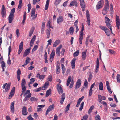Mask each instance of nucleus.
<instances>
[{
	"mask_svg": "<svg viewBox=\"0 0 120 120\" xmlns=\"http://www.w3.org/2000/svg\"><path fill=\"white\" fill-rule=\"evenodd\" d=\"M82 28L80 32L79 39V43L82 44L83 36V31L84 30V25L83 23L82 24Z\"/></svg>",
	"mask_w": 120,
	"mask_h": 120,
	"instance_id": "obj_1",
	"label": "nucleus"
},
{
	"mask_svg": "<svg viewBox=\"0 0 120 120\" xmlns=\"http://www.w3.org/2000/svg\"><path fill=\"white\" fill-rule=\"evenodd\" d=\"M105 22L106 23V26L109 28L111 27V26L110 24V19L107 17H105Z\"/></svg>",
	"mask_w": 120,
	"mask_h": 120,
	"instance_id": "obj_2",
	"label": "nucleus"
},
{
	"mask_svg": "<svg viewBox=\"0 0 120 120\" xmlns=\"http://www.w3.org/2000/svg\"><path fill=\"white\" fill-rule=\"evenodd\" d=\"M104 4V1L103 0H100L97 3L96 6V9L98 10L102 8Z\"/></svg>",
	"mask_w": 120,
	"mask_h": 120,
	"instance_id": "obj_3",
	"label": "nucleus"
},
{
	"mask_svg": "<svg viewBox=\"0 0 120 120\" xmlns=\"http://www.w3.org/2000/svg\"><path fill=\"white\" fill-rule=\"evenodd\" d=\"M57 89L59 94H61L63 92V89L61 87V84H58L57 85Z\"/></svg>",
	"mask_w": 120,
	"mask_h": 120,
	"instance_id": "obj_4",
	"label": "nucleus"
},
{
	"mask_svg": "<svg viewBox=\"0 0 120 120\" xmlns=\"http://www.w3.org/2000/svg\"><path fill=\"white\" fill-rule=\"evenodd\" d=\"M1 14L3 17L4 18L6 17V10L4 5H2Z\"/></svg>",
	"mask_w": 120,
	"mask_h": 120,
	"instance_id": "obj_5",
	"label": "nucleus"
},
{
	"mask_svg": "<svg viewBox=\"0 0 120 120\" xmlns=\"http://www.w3.org/2000/svg\"><path fill=\"white\" fill-rule=\"evenodd\" d=\"M81 81L80 79H78L76 83L75 89H76L79 88L81 86Z\"/></svg>",
	"mask_w": 120,
	"mask_h": 120,
	"instance_id": "obj_6",
	"label": "nucleus"
},
{
	"mask_svg": "<svg viewBox=\"0 0 120 120\" xmlns=\"http://www.w3.org/2000/svg\"><path fill=\"white\" fill-rule=\"evenodd\" d=\"M54 105L53 104H52L49 106L48 108V109L46 110L45 114L46 115H47L48 114V112L52 110L54 108Z\"/></svg>",
	"mask_w": 120,
	"mask_h": 120,
	"instance_id": "obj_7",
	"label": "nucleus"
},
{
	"mask_svg": "<svg viewBox=\"0 0 120 120\" xmlns=\"http://www.w3.org/2000/svg\"><path fill=\"white\" fill-rule=\"evenodd\" d=\"M116 27L118 29H119L120 25V20L119 17L117 15H116Z\"/></svg>",
	"mask_w": 120,
	"mask_h": 120,
	"instance_id": "obj_8",
	"label": "nucleus"
},
{
	"mask_svg": "<svg viewBox=\"0 0 120 120\" xmlns=\"http://www.w3.org/2000/svg\"><path fill=\"white\" fill-rule=\"evenodd\" d=\"M86 17L87 21V25L88 26H89L90 23V17L89 12L88 10H87L86 11Z\"/></svg>",
	"mask_w": 120,
	"mask_h": 120,
	"instance_id": "obj_9",
	"label": "nucleus"
},
{
	"mask_svg": "<svg viewBox=\"0 0 120 120\" xmlns=\"http://www.w3.org/2000/svg\"><path fill=\"white\" fill-rule=\"evenodd\" d=\"M80 5L82 8V11H85V4L84 0H80Z\"/></svg>",
	"mask_w": 120,
	"mask_h": 120,
	"instance_id": "obj_10",
	"label": "nucleus"
},
{
	"mask_svg": "<svg viewBox=\"0 0 120 120\" xmlns=\"http://www.w3.org/2000/svg\"><path fill=\"white\" fill-rule=\"evenodd\" d=\"M109 9V7L104 6L103 9L102 11V14L104 15L106 14Z\"/></svg>",
	"mask_w": 120,
	"mask_h": 120,
	"instance_id": "obj_11",
	"label": "nucleus"
},
{
	"mask_svg": "<svg viewBox=\"0 0 120 120\" xmlns=\"http://www.w3.org/2000/svg\"><path fill=\"white\" fill-rule=\"evenodd\" d=\"M22 114L24 116H26L28 114V112L27 111V109L25 106H23L22 108Z\"/></svg>",
	"mask_w": 120,
	"mask_h": 120,
	"instance_id": "obj_12",
	"label": "nucleus"
},
{
	"mask_svg": "<svg viewBox=\"0 0 120 120\" xmlns=\"http://www.w3.org/2000/svg\"><path fill=\"white\" fill-rule=\"evenodd\" d=\"M76 59V58H74L71 61V66L73 69H74L75 68V63Z\"/></svg>",
	"mask_w": 120,
	"mask_h": 120,
	"instance_id": "obj_13",
	"label": "nucleus"
},
{
	"mask_svg": "<svg viewBox=\"0 0 120 120\" xmlns=\"http://www.w3.org/2000/svg\"><path fill=\"white\" fill-rule=\"evenodd\" d=\"M64 19L63 17L61 16H60L57 19V23L59 24H61V22L63 21Z\"/></svg>",
	"mask_w": 120,
	"mask_h": 120,
	"instance_id": "obj_14",
	"label": "nucleus"
},
{
	"mask_svg": "<svg viewBox=\"0 0 120 120\" xmlns=\"http://www.w3.org/2000/svg\"><path fill=\"white\" fill-rule=\"evenodd\" d=\"M36 38V36L35 35H34L31 39L30 44V46L32 47L33 46L34 43L35 39Z\"/></svg>",
	"mask_w": 120,
	"mask_h": 120,
	"instance_id": "obj_15",
	"label": "nucleus"
},
{
	"mask_svg": "<svg viewBox=\"0 0 120 120\" xmlns=\"http://www.w3.org/2000/svg\"><path fill=\"white\" fill-rule=\"evenodd\" d=\"M61 98L60 101V103L61 104H62L64 100L65 97V94L64 93H62L61 96Z\"/></svg>",
	"mask_w": 120,
	"mask_h": 120,
	"instance_id": "obj_16",
	"label": "nucleus"
},
{
	"mask_svg": "<svg viewBox=\"0 0 120 120\" xmlns=\"http://www.w3.org/2000/svg\"><path fill=\"white\" fill-rule=\"evenodd\" d=\"M99 59L98 58L97 59L96 61V69L95 70V72L97 73L98 72V70L99 69Z\"/></svg>",
	"mask_w": 120,
	"mask_h": 120,
	"instance_id": "obj_17",
	"label": "nucleus"
},
{
	"mask_svg": "<svg viewBox=\"0 0 120 120\" xmlns=\"http://www.w3.org/2000/svg\"><path fill=\"white\" fill-rule=\"evenodd\" d=\"M23 42H21L20 43L18 50V52H21L22 51L23 48Z\"/></svg>",
	"mask_w": 120,
	"mask_h": 120,
	"instance_id": "obj_18",
	"label": "nucleus"
},
{
	"mask_svg": "<svg viewBox=\"0 0 120 120\" xmlns=\"http://www.w3.org/2000/svg\"><path fill=\"white\" fill-rule=\"evenodd\" d=\"M45 75H40L39 73L38 74L36 75V77L40 79L43 80L45 77Z\"/></svg>",
	"mask_w": 120,
	"mask_h": 120,
	"instance_id": "obj_19",
	"label": "nucleus"
},
{
	"mask_svg": "<svg viewBox=\"0 0 120 120\" xmlns=\"http://www.w3.org/2000/svg\"><path fill=\"white\" fill-rule=\"evenodd\" d=\"M77 2L76 1L74 0L71 1L70 3V6H74L75 7L77 6Z\"/></svg>",
	"mask_w": 120,
	"mask_h": 120,
	"instance_id": "obj_20",
	"label": "nucleus"
},
{
	"mask_svg": "<svg viewBox=\"0 0 120 120\" xmlns=\"http://www.w3.org/2000/svg\"><path fill=\"white\" fill-rule=\"evenodd\" d=\"M30 59L28 57L27 58L25 61V63L24 64L22 65V66L23 67L26 66L30 62Z\"/></svg>",
	"mask_w": 120,
	"mask_h": 120,
	"instance_id": "obj_21",
	"label": "nucleus"
},
{
	"mask_svg": "<svg viewBox=\"0 0 120 120\" xmlns=\"http://www.w3.org/2000/svg\"><path fill=\"white\" fill-rule=\"evenodd\" d=\"M14 15H9L8 17L9 23H11L12 22L13 19Z\"/></svg>",
	"mask_w": 120,
	"mask_h": 120,
	"instance_id": "obj_22",
	"label": "nucleus"
},
{
	"mask_svg": "<svg viewBox=\"0 0 120 120\" xmlns=\"http://www.w3.org/2000/svg\"><path fill=\"white\" fill-rule=\"evenodd\" d=\"M60 65L59 63H58L56 65V72L57 74H58L60 73Z\"/></svg>",
	"mask_w": 120,
	"mask_h": 120,
	"instance_id": "obj_23",
	"label": "nucleus"
},
{
	"mask_svg": "<svg viewBox=\"0 0 120 120\" xmlns=\"http://www.w3.org/2000/svg\"><path fill=\"white\" fill-rule=\"evenodd\" d=\"M10 84L8 83L4 91V92L6 93V92H8L10 89Z\"/></svg>",
	"mask_w": 120,
	"mask_h": 120,
	"instance_id": "obj_24",
	"label": "nucleus"
},
{
	"mask_svg": "<svg viewBox=\"0 0 120 120\" xmlns=\"http://www.w3.org/2000/svg\"><path fill=\"white\" fill-rule=\"evenodd\" d=\"M10 109L11 112L13 113L14 111V104L13 102H12L10 105Z\"/></svg>",
	"mask_w": 120,
	"mask_h": 120,
	"instance_id": "obj_25",
	"label": "nucleus"
},
{
	"mask_svg": "<svg viewBox=\"0 0 120 120\" xmlns=\"http://www.w3.org/2000/svg\"><path fill=\"white\" fill-rule=\"evenodd\" d=\"M60 41L59 40H57L55 41L53 45L54 47H56L60 43Z\"/></svg>",
	"mask_w": 120,
	"mask_h": 120,
	"instance_id": "obj_26",
	"label": "nucleus"
},
{
	"mask_svg": "<svg viewBox=\"0 0 120 120\" xmlns=\"http://www.w3.org/2000/svg\"><path fill=\"white\" fill-rule=\"evenodd\" d=\"M31 95L32 94L31 93H30L29 94L27 95L24 98V101H26L28 100L31 97Z\"/></svg>",
	"mask_w": 120,
	"mask_h": 120,
	"instance_id": "obj_27",
	"label": "nucleus"
},
{
	"mask_svg": "<svg viewBox=\"0 0 120 120\" xmlns=\"http://www.w3.org/2000/svg\"><path fill=\"white\" fill-rule=\"evenodd\" d=\"M55 53H51L50 55V61L51 62L53 59V58L55 56Z\"/></svg>",
	"mask_w": 120,
	"mask_h": 120,
	"instance_id": "obj_28",
	"label": "nucleus"
},
{
	"mask_svg": "<svg viewBox=\"0 0 120 120\" xmlns=\"http://www.w3.org/2000/svg\"><path fill=\"white\" fill-rule=\"evenodd\" d=\"M99 88L100 90H103V84L101 82H99Z\"/></svg>",
	"mask_w": 120,
	"mask_h": 120,
	"instance_id": "obj_29",
	"label": "nucleus"
},
{
	"mask_svg": "<svg viewBox=\"0 0 120 120\" xmlns=\"http://www.w3.org/2000/svg\"><path fill=\"white\" fill-rule=\"evenodd\" d=\"M49 0H47L46 2V4L45 5V10H47L48 9L49 7Z\"/></svg>",
	"mask_w": 120,
	"mask_h": 120,
	"instance_id": "obj_30",
	"label": "nucleus"
},
{
	"mask_svg": "<svg viewBox=\"0 0 120 120\" xmlns=\"http://www.w3.org/2000/svg\"><path fill=\"white\" fill-rule=\"evenodd\" d=\"M104 31L106 35L108 36H109L110 35L111 33L109 30L107 28H106V30Z\"/></svg>",
	"mask_w": 120,
	"mask_h": 120,
	"instance_id": "obj_31",
	"label": "nucleus"
},
{
	"mask_svg": "<svg viewBox=\"0 0 120 120\" xmlns=\"http://www.w3.org/2000/svg\"><path fill=\"white\" fill-rule=\"evenodd\" d=\"M62 45H60L56 49V52H59L60 50L62 48Z\"/></svg>",
	"mask_w": 120,
	"mask_h": 120,
	"instance_id": "obj_32",
	"label": "nucleus"
},
{
	"mask_svg": "<svg viewBox=\"0 0 120 120\" xmlns=\"http://www.w3.org/2000/svg\"><path fill=\"white\" fill-rule=\"evenodd\" d=\"M34 30V27H32L30 30L29 34V36L31 37L33 34V32Z\"/></svg>",
	"mask_w": 120,
	"mask_h": 120,
	"instance_id": "obj_33",
	"label": "nucleus"
},
{
	"mask_svg": "<svg viewBox=\"0 0 120 120\" xmlns=\"http://www.w3.org/2000/svg\"><path fill=\"white\" fill-rule=\"evenodd\" d=\"M1 66L3 69L2 71H4V69L5 68V63L4 61H2L1 63Z\"/></svg>",
	"mask_w": 120,
	"mask_h": 120,
	"instance_id": "obj_34",
	"label": "nucleus"
},
{
	"mask_svg": "<svg viewBox=\"0 0 120 120\" xmlns=\"http://www.w3.org/2000/svg\"><path fill=\"white\" fill-rule=\"evenodd\" d=\"M46 34L47 35V38H49L50 37V29L49 30L48 29H47L46 31Z\"/></svg>",
	"mask_w": 120,
	"mask_h": 120,
	"instance_id": "obj_35",
	"label": "nucleus"
},
{
	"mask_svg": "<svg viewBox=\"0 0 120 120\" xmlns=\"http://www.w3.org/2000/svg\"><path fill=\"white\" fill-rule=\"evenodd\" d=\"M69 33L71 35H72L74 32V28L73 27H71L69 29Z\"/></svg>",
	"mask_w": 120,
	"mask_h": 120,
	"instance_id": "obj_36",
	"label": "nucleus"
},
{
	"mask_svg": "<svg viewBox=\"0 0 120 120\" xmlns=\"http://www.w3.org/2000/svg\"><path fill=\"white\" fill-rule=\"evenodd\" d=\"M92 75L91 72H90V74L89 76V77L88 79V81L89 82H90L92 78Z\"/></svg>",
	"mask_w": 120,
	"mask_h": 120,
	"instance_id": "obj_37",
	"label": "nucleus"
},
{
	"mask_svg": "<svg viewBox=\"0 0 120 120\" xmlns=\"http://www.w3.org/2000/svg\"><path fill=\"white\" fill-rule=\"evenodd\" d=\"M71 77L70 76H69L67 82L66 83V85H67V86H68L69 85L70 83V82L71 81Z\"/></svg>",
	"mask_w": 120,
	"mask_h": 120,
	"instance_id": "obj_38",
	"label": "nucleus"
},
{
	"mask_svg": "<svg viewBox=\"0 0 120 120\" xmlns=\"http://www.w3.org/2000/svg\"><path fill=\"white\" fill-rule=\"evenodd\" d=\"M61 0H56L54 3V5L56 6L61 1Z\"/></svg>",
	"mask_w": 120,
	"mask_h": 120,
	"instance_id": "obj_39",
	"label": "nucleus"
},
{
	"mask_svg": "<svg viewBox=\"0 0 120 120\" xmlns=\"http://www.w3.org/2000/svg\"><path fill=\"white\" fill-rule=\"evenodd\" d=\"M51 90L49 89L47 91L46 93V97H48L51 93Z\"/></svg>",
	"mask_w": 120,
	"mask_h": 120,
	"instance_id": "obj_40",
	"label": "nucleus"
},
{
	"mask_svg": "<svg viewBox=\"0 0 120 120\" xmlns=\"http://www.w3.org/2000/svg\"><path fill=\"white\" fill-rule=\"evenodd\" d=\"M35 9H32L31 12V17L33 16L35 14Z\"/></svg>",
	"mask_w": 120,
	"mask_h": 120,
	"instance_id": "obj_41",
	"label": "nucleus"
},
{
	"mask_svg": "<svg viewBox=\"0 0 120 120\" xmlns=\"http://www.w3.org/2000/svg\"><path fill=\"white\" fill-rule=\"evenodd\" d=\"M94 107V106L92 105L88 111V113L89 114L91 113Z\"/></svg>",
	"mask_w": 120,
	"mask_h": 120,
	"instance_id": "obj_42",
	"label": "nucleus"
},
{
	"mask_svg": "<svg viewBox=\"0 0 120 120\" xmlns=\"http://www.w3.org/2000/svg\"><path fill=\"white\" fill-rule=\"evenodd\" d=\"M84 105V102L83 101L81 104L79 108V110L81 111L83 108V106Z\"/></svg>",
	"mask_w": 120,
	"mask_h": 120,
	"instance_id": "obj_43",
	"label": "nucleus"
},
{
	"mask_svg": "<svg viewBox=\"0 0 120 120\" xmlns=\"http://www.w3.org/2000/svg\"><path fill=\"white\" fill-rule=\"evenodd\" d=\"M61 66L62 67V69L63 71L62 73L63 74H64L65 72L66 69L65 66L63 64H61Z\"/></svg>",
	"mask_w": 120,
	"mask_h": 120,
	"instance_id": "obj_44",
	"label": "nucleus"
},
{
	"mask_svg": "<svg viewBox=\"0 0 120 120\" xmlns=\"http://www.w3.org/2000/svg\"><path fill=\"white\" fill-rule=\"evenodd\" d=\"M49 84V82H47L44 85V86H43L42 89L44 90V89H43V88H45L46 87V86H47Z\"/></svg>",
	"mask_w": 120,
	"mask_h": 120,
	"instance_id": "obj_45",
	"label": "nucleus"
},
{
	"mask_svg": "<svg viewBox=\"0 0 120 120\" xmlns=\"http://www.w3.org/2000/svg\"><path fill=\"white\" fill-rule=\"evenodd\" d=\"M94 117L96 120H101V117L98 114L97 115L95 116Z\"/></svg>",
	"mask_w": 120,
	"mask_h": 120,
	"instance_id": "obj_46",
	"label": "nucleus"
},
{
	"mask_svg": "<svg viewBox=\"0 0 120 120\" xmlns=\"http://www.w3.org/2000/svg\"><path fill=\"white\" fill-rule=\"evenodd\" d=\"M82 60H85L86 57V53H82Z\"/></svg>",
	"mask_w": 120,
	"mask_h": 120,
	"instance_id": "obj_47",
	"label": "nucleus"
},
{
	"mask_svg": "<svg viewBox=\"0 0 120 120\" xmlns=\"http://www.w3.org/2000/svg\"><path fill=\"white\" fill-rule=\"evenodd\" d=\"M116 78L118 83H120V76L119 74H117Z\"/></svg>",
	"mask_w": 120,
	"mask_h": 120,
	"instance_id": "obj_48",
	"label": "nucleus"
},
{
	"mask_svg": "<svg viewBox=\"0 0 120 120\" xmlns=\"http://www.w3.org/2000/svg\"><path fill=\"white\" fill-rule=\"evenodd\" d=\"M104 6L109 7V3L108 0H105Z\"/></svg>",
	"mask_w": 120,
	"mask_h": 120,
	"instance_id": "obj_49",
	"label": "nucleus"
},
{
	"mask_svg": "<svg viewBox=\"0 0 120 120\" xmlns=\"http://www.w3.org/2000/svg\"><path fill=\"white\" fill-rule=\"evenodd\" d=\"M70 106V104H68L66 106L65 108L66 110L65 111V113H66L67 112H68V111L69 110Z\"/></svg>",
	"mask_w": 120,
	"mask_h": 120,
	"instance_id": "obj_50",
	"label": "nucleus"
},
{
	"mask_svg": "<svg viewBox=\"0 0 120 120\" xmlns=\"http://www.w3.org/2000/svg\"><path fill=\"white\" fill-rule=\"evenodd\" d=\"M88 82L87 80L86 79H85L84 83V86L87 88L88 87Z\"/></svg>",
	"mask_w": 120,
	"mask_h": 120,
	"instance_id": "obj_51",
	"label": "nucleus"
},
{
	"mask_svg": "<svg viewBox=\"0 0 120 120\" xmlns=\"http://www.w3.org/2000/svg\"><path fill=\"white\" fill-rule=\"evenodd\" d=\"M15 90V87H13L10 93L12 95H14Z\"/></svg>",
	"mask_w": 120,
	"mask_h": 120,
	"instance_id": "obj_52",
	"label": "nucleus"
},
{
	"mask_svg": "<svg viewBox=\"0 0 120 120\" xmlns=\"http://www.w3.org/2000/svg\"><path fill=\"white\" fill-rule=\"evenodd\" d=\"M26 83L25 79H23L21 82V86L25 85Z\"/></svg>",
	"mask_w": 120,
	"mask_h": 120,
	"instance_id": "obj_53",
	"label": "nucleus"
},
{
	"mask_svg": "<svg viewBox=\"0 0 120 120\" xmlns=\"http://www.w3.org/2000/svg\"><path fill=\"white\" fill-rule=\"evenodd\" d=\"M99 28L103 30V31L105 30L107 28L106 26H102V25H100L99 26Z\"/></svg>",
	"mask_w": 120,
	"mask_h": 120,
	"instance_id": "obj_54",
	"label": "nucleus"
},
{
	"mask_svg": "<svg viewBox=\"0 0 120 120\" xmlns=\"http://www.w3.org/2000/svg\"><path fill=\"white\" fill-rule=\"evenodd\" d=\"M88 117V116L87 114H86L83 116V119H81V120H84H84H87Z\"/></svg>",
	"mask_w": 120,
	"mask_h": 120,
	"instance_id": "obj_55",
	"label": "nucleus"
},
{
	"mask_svg": "<svg viewBox=\"0 0 120 120\" xmlns=\"http://www.w3.org/2000/svg\"><path fill=\"white\" fill-rule=\"evenodd\" d=\"M30 100L32 101H37L38 100V99L35 98L34 97H32L30 98Z\"/></svg>",
	"mask_w": 120,
	"mask_h": 120,
	"instance_id": "obj_56",
	"label": "nucleus"
},
{
	"mask_svg": "<svg viewBox=\"0 0 120 120\" xmlns=\"http://www.w3.org/2000/svg\"><path fill=\"white\" fill-rule=\"evenodd\" d=\"M15 9L14 8H13L11 10L10 14L11 15H14V14L15 13Z\"/></svg>",
	"mask_w": 120,
	"mask_h": 120,
	"instance_id": "obj_57",
	"label": "nucleus"
},
{
	"mask_svg": "<svg viewBox=\"0 0 120 120\" xmlns=\"http://www.w3.org/2000/svg\"><path fill=\"white\" fill-rule=\"evenodd\" d=\"M21 74V72L19 68L17 70V76H20Z\"/></svg>",
	"mask_w": 120,
	"mask_h": 120,
	"instance_id": "obj_58",
	"label": "nucleus"
},
{
	"mask_svg": "<svg viewBox=\"0 0 120 120\" xmlns=\"http://www.w3.org/2000/svg\"><path fill=\"white\" fill-rule=\"evenodd\" d=\"M47 80L49 81L50 82L52 80V76L51 75H50V76H49L47 78Z\"/></svg>",
	"mask_w": 120,
	"mask_h": 120,
	"instance_id": "obj_59",
	"label": "nucleus"
},
{
	"mask_svg": "<svg viewBox=\"0 0 120 120\" xmlns=\"http://www.w3.org/2000/svg\"><path fill=\"white\" fill-rule=\"evenodd\" d=\"M38 48V46L37 45H35L32 49V52H33L37 49Z\"/></svg>",
	"mask_w": 120,
	"mask_h": 120,
	"instance_id": "obj_60",
	"label": "nucleus"
},
{
	"mask_svg": "<svg viewBox=\"0 0 120 120\" xmlns=\"http://www.w3.org/2000/svg\"><path fill=\"white\" fill-rule=\"evenodd\" d=\"M84 96H82V97L80 98L77 101V102H78L80 103L83 100V99L84 98Z\"/></svg>",
	"mask_w": 120,
	"mask_h": 120,
	"instance_id": "obj_61",
	"label": "nucleus"
},
{
	"mask_svg": "<svg viewBox=\"0 0 120 120\" xmlns=\"http://www.w3.org/2000/svg\"><path fill=\"white\" fill-rule=\"evenodd\" d=\"M51 20H48L47 22V26H50L51 24Z\"/></svg>",
	"mask_w": 120,
	"mask_h": 120,
	"instance_id": "obj_62",
	"label": "nucleus"
},
{
	"mask_svg": "<svg viewBox=\"0 0 120 120\" xmlns=\"http://www.w3.org/2000/svg\"><path fill=\"white\" fill-rule=\"evenodd\" d=\"M30 93V90H28L26 91L23 94V96H25L26 95Z\"/></svg>",
	"mask_w": 120,
	"mask_h": 120,
	"instance_id": "obj_63",
	"label": "nucleus"
},
{
	"mask_svg": "<svg viewBox=\"0 0 120 120\" xmlns=\"http://www.w3.org/2000/svg\"><path fill=\"white\" fill-rule=\"evenodd\" d=\"M27 119L29 120H33V118L31 116V115L30 114L27 117Z\"/></svg>",
	"mask_w": 120,
	"mask_h": 120,
	"instance_id": "obj_64",
	"label": "nucleus"
}]
</instances>
